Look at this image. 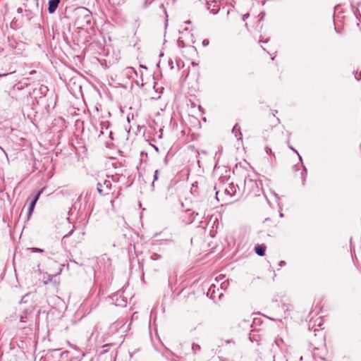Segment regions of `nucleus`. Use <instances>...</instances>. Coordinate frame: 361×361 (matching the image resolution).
I'll return each instance as SVG.
<instances>
[{
	"label": "nucleus",
	"mask_w": 361,
	"mask_h": 361,
	"mask_svg": "<svg viewBox=\"0 0 361 361\" xmlns=\"http://www.w3.org/2000/svg\"><path fill=\"white\" fill-rule=\"evenodd\" d=\"M76 18L75 25L78 28L84 29L91 24L92 14L91 12L85 7H80L75 11Z\"/></svg>",
	"instance_id": "f257e3e1"
},
{
	"label": "nucleus",
	"mask_w": 361,
	"mask_h": 361,
	"mask_svg": "<svg viewBox=\"0 0 361 361\" xmlns=\"http://www.w3.org/2000/svg\"><path fill=\"white\" fill-rule=\"evenodd\" d=\"M20 310L22 311L23 313L16 315V319H19L18 327L20 329H25L27 326L25 324L29 322V315L32 312V310L24 308L22 303L20 304Z\"/></svg>",
	"instance_id": "f03ea898"
},
{
	"label": "nucleus",
	"mask_w": 361,
	"mask_h": 361,
	"mask_svg": "<svg viewBox=\"0 0 361 361\" xmlns=\"http://www.w3.org/2000/svg\"><path fill=\"white\" fill-rule=\"evenodd\" d=\"M111 189V181L106 179L103 183L99 182L97 183V191L102 195H108Z\"/></svg>",
	"instance_id": "7ed1b4c3"
},
{
	"label": "nucleus",
	"mask_w": 361,
	"mask_h": 361,
	"mask_svg": "<svg viewBox=\"0 0 361 361\" xmlns=\"http://www.w3.org/2000/svg\"><path fill=\"white\" fill-rule=\"evenodd\" d=\"M122 73L128 79L134 78L137 75V72L132 67H127L123 71Z\"/></svg>",
	"instance_id": "20e7f679"
},
{
	"label": "nucleus",
	"mask_w": 361,
	"mask_h": 361,
	"mask_svg": "<svg viewBox=\"0 0 361 361\" xmlns=\"http://www.w3.org/2000/svg\"><path fill=\"white\" fill-rule=\"evenodd\" d=\"M60 3V0H49V6H48V11L49 13H54L57 7L59 6V4Z\"/></svg>",
	"instance_id": "39448f33"
},
{
	"label": "nucleus",
	"mask_w": 361,
	"mask_h": 361,
	"mask_svg": "<svg viewBox=\"0 0 361 361\" xmlns=\"http://www.w3.org/2000/svg\"><path fill=\"white\" fill-rule=\"evenodd\" d=\"M41 192H42V191L38 192V193L36 195V196L35 197V198L33 199V200L31 202V203L30 204V207L28 208V213H27L28 219L30 217V216L32 214V212L34 210L36 202H37V200L39 199V197Z\"/></svg>",
	"instance_id": "423d86ee"
},
{
	"label": "nucleus",
	"mask_w": 361,
	"mask_h": 361,
	"mask_svg": "<svg viewBox=\"0 0 361 361\" xmlns=\"http://www.w3.org/2000/svg\"><path fill=\"white\" fill-rule=\"evenodd\" d=\"M255 252L259 256H264L265 254L266 246L264 244L257 245L255 247Z\"/></svg>",
	"instance_id": "0eeeda50"
},
{
	"label": "nucleus",
	"mask_w": 361,
	"mask_h": 361,
	"mask_svg": "<svg viewBox=\"0 0 361 361\" xmlns=\"http://www.w3.org/2000/svg\"><path fill=\"white\" fill-rule=\"evenodd\" d=\"M235 190V187L233 185L230 186V189H226L225 192L229 194L231 196H233L234 195Z\"/></svg>",
	"instance_id": "6e6552de"
},
{
	"label": "nucleus",
	"mask_w": 361,
	"mask_h": 361,
	"mask_svg": "<svg viewBox=\"0 0 361 361\" xmlns=\"http://www.w3.org/2000/svg\"><path fill=\"white\" fill-rule=\"evenodd\" d=\"M151 259L152 260H159L161 259V255L157 253H152L150 256Z\"/></svg>",
	"instance_id": "1a4fd4ad"
},
{
	"label": "nucleus",
	"mask_w": 361,
	"mask_h": 361,
	"mask_svg": "<svg viewBox=\"0 0 361 361\" xmlns=\"http://www.w3.org/2000/svg\"><path fill=\"white\" fill-rule=\"evenodd\" d=\"M73 233V229H72L68 234L63 235L62 238L63 243H66V239Z\"/></svg>",
	"instance_id": "9d476101"
},
{
	"label": "nucleus",
	"mask_w": 361,
	"mask_h": 361,
	"mask_svg": "<svg viewBox=\"0 0 361 361\" xmlns=\"http://www.w3.org/2000/svg\"><path fill=\"white\" fill-rule=\"evenodd\" d=\"M114 5H119L124 2L125 0H109Z\"/></svg>",
	"instance_id": "9b49d317"
},
{
	"label": "nucleus",
	"mask_w": 361,
	"mask_h": 361,
	"mask_svg": "<svg viewBox=\"0 0 361 361\" xmlns=\"http://www.w3.org/2000/svg\"><path fill=\"white\" fill-rule=\"evenodd\" d=\"M159 173V170H156L154 171V180H153V182H152V185H154V181L158 179Z\"/></svg>",
	"instance_id": "f8f14e48"
},
{
	"label": "nucleus",
	"mask_w": 361,
	"mask_h": 361,
	"mask_svg": "<svg viewBox=\"0 0 361 361\" xmlns=\"http://www.w3.org/2000/svg\"><path fill=\"white\" fill-rule=\"evenodd\" d=\"M200 349V346L199 345H197V344L192 345V350H194L195 353H196V351L199 350Z\"/></svg>",
	"instance_id": "ddd939ff"
},
{
	"label": "nucleus",
	"mask_w": 361,
	"mask_h": 361,
	"mask_svg": "<svg viewBox=\"0 0 361 361\" xmlns=\"http://www.w3.org/2000/svg\"><path fill=\"white\" fill-rule=\"evenodd\" d=\"M32 250L33 252H44L43 250L39 249V248H35V247L32 248Z\"/></svg>",
	"instance_id": "4468645a"
},
{
	"label": "nucleus",
	"mask_w": 361,
	"mask_h": 361,
	"mask_svg": "<svg viewBox=\"0 0 361 361\" xmlns=\"http://www.w3.org/2000/svg\"><path fill=\"white\" fill-rule=\"evenodd\" d=\"M265 151L267 154H271L272 153V151H271V149L269 147H265Z\"/></svg>",
	"instance_id": "2eb2a0df"
},
{
	"label": "nucleus",
	"mask_w": 361,
	"mask_h": 361,
	"mask_svg": "<svg viewBox=\"0 0 361 361\" xmlns=\"http://www.w3.org/2000/svg\"><path fill=\"white\" fill-rule=\"evenodd\" d=\"M209 40L208 39H204L203 42H202V44L204 46H207L209 44Z\"/></svg>",
	"instance_id": "dca6fc26"
},
{
	"label": "nucleus",
	"mask_w": 361,
	"mask_h": 361,
	"mask_svg": "<svg viewBox=\"0 0 361 361\" xmlns=\"http://www.w3.org/2000/svg\"><path fill=\"white\" fill-rule=\"evenodd\" d=\"M284 264H285V262H283V261H281V262H279V266H281V267H282V266H283V265H284Z\"/></svg>",
	"instance_id": "f3484780"
},
{
	"label": "nucleus",
	"mask_w": 361,
	"mask_h": 361,
	"mask_svg": "<svg viewBox=\"0 0 361 361\" xmlns=\"http://www.w3.org/2000/svg\"><path fill=\"white\" fill-rule=\"evenodd\" d=\"M35 73H36L35 71H32L30 72V75H32V74H34Z\"/></svg>",
	"instance_id": "a211bd4d"
},
{
	"label": "nucleus",
	"mask_w": 361,
	"mask_h": 361,
	"mask_svg": "<svg viewBox=\"0 0 361 361\" xmlns=\"http://www.w3.org/2000/svg\"><path fill=\"white\" fill-rule=\"evenodd\" d=\"M292 150H293L294 152H297V151L295 149H294V148L291 147Z\"/></svg>",
	"instance_id": "6ab92c4d"
},
{
	"label": "nucleus",
	"mask_w": 361,
	"mask_h": 361,
	"mask_svg": "<svg viewBox=\"0 0 361 361\" xmlns=\"http://www.w3.org/2000/svg\"><path fill=\"white\" fill-rule=\"evenodd\" d=\"M236 127H237V125H235V126H234V128H233V130L236 128Z\"/></svg>",
	"instance_id": "aec40b11"
},
{
	"label": "nucleus",
	"mask_w": 361,
	"mask_h": 361,
	"mask_svg": "<svg viewBox=\"0 0 361 361\" xmlns=\"http://www.w3.org/2000/svg\"><path fill=\"white\" fill-rule=\"evenodd\" d=\"M193 221H194V219H192V220H190V223H192Z\"/></svg>",
	"instance_id": "412c9836"
}]
</instances>
